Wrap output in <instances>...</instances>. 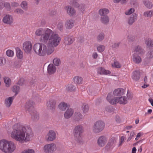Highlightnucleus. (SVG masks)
Returning <instances> with one entry per match:
<instances>
[{"mask_svg": "<svg viewBox=\"0 0 153 153\" xmlns=\"http://www.w3.org/2000/svg\"><path fill=\"white\" fill-rule=\"evenodd\" d=\"M105 110L107 112H111L114 111V108L111 106H108L105 108Z\"/></svg>", "mask_w": 153, "mask_h": 153, "instance_id": "obj_50", "label": "nucleus"}, {"mask_svg": "<svg viewBox=\"0 0 153 153\" xmlns=\"http://www.w3.org/2000/svg\"><path fill=\"white\" fill-rule=\"evenodd\" d=\"M4 81L7 87H9L10 85V79L8 77H5L4 78Z\"/></svg>", "mask_w": 153, "mask_h": 153, "instance_id": "obj_42", "label": "nucleus"}, {"mask_svg": "<svg viewBox=\"0 0 153 153\" xmlns=\"http://www.w3.org/2000/svg\"><path fill=\"white\" fill-rule=\"evenodd\" d=\"M132 78L135 81L138 80L140 77V72L138 71H135L133 73Z\"/></svg>", "mask_w": 153, "mask_h": 153, "instance_id": "obj_32", "label": "nucleus"}, {"mask_svg": "<svg viewBox=\"0 0 153 153\" xmlns=\"http://www.w3.org/2000/svg\"><path fill=\"white\" fill-rule=\"evenodd\" d=\"M112 66L115 68H120L121 67V65L118 62H115L114 64L112 65Z\"/></svg>", "mask_w": 153, "mask_h": 153, "instance_id": "obj_57", "label": "nucleus"}, {"mask_svg": "<svg viewBox=\"0 0 153 153\" xmlns=\"http://www.w3.org/2000/svg\"><path fill=\"white\" fill-rule=\"evenodd\" d=\"M148 55L149 58L151 59L153 58V50L150 51H149L148 53Z\"/></svg>", "mask_w": 153, "mask_h": 153, "instance_id": "obj_64", "label": "nucleus"}, {"mask_svg": "<svg viewBox=\"0 0 153 153\" xmlns=\"http://www.w3.org/2000/svg\"><path fill=\"white\" fill-rule=\"evenodd\" d=\"M53 46H49L48 45V48H47L46 53L49 55L51 54L54 50V47Z\"/></svg>", "mask_w": 153, "mask_h": 153, "instance_id": "obj_40", "label": "nucleus"}, {"mask_svg": "<svg viewBox=\"0 0 153 153\" xmlns=\"http://www.w3.org/2000/svg\"><path fill=\"white\" fill-rule=\"evenodd\" d=\"M63 23L62 22H59L57 25L58 29L60 31H62L63 30Z\"/></svg>", "mask_w": 153, "mask_h": 153, "instance_id": "obj_48", "label": "nucleus"}, {"mask_svg": "<svg viewBox=\"0 0 153 153\" xmlns=\"http://www.w3.org/2000/svg\"><path fill=\"white\" fill-rule=\"evenodd\" d=\"M23 48L26 53H30L32 49V45L30 42L27 41L23 43Z\"/></svg>", "mask_w": 153, "mask_h": 153, "instance_id": "obj_10", "label": "nucleus"}, {"mask_svg": "<svg viewBox=\"0 0 153 153\" xmlns=\"http://www.w3.org/2000/svg\"><path fill=\"white\" fill-rule=\"evenodd\" d=\"M97 73L101 75L110 74L111 72L108 70H105L102 67H100L97 69Z\"/></svg>", "mask_w": 153, "mask_h": 153, "instance_id": "obj_17", "label": "nucleus"}, {"mask_svg": "<svg viewBox=\"0 0 153 153\" xmlns=\"http://www.w3.org/2000/svg\"><path fill=\"white\" fill-rule=\"evenodd\" d=\"M97 51L100 52L103 51L105 50V47L103 45H100L97 48Z\"/></svg>", "mask_w": 153, "mask_h": 153, "instance_id": "obj_51", "label": "nucleus"}, {"mask_svg": "<svg viewBox=\"0 0 153 153\" xmlns=\"http://www.w3.org/2000/svg\"><path fill=\"white\" fill-rule=\"evenodd\" d=\"M22 7L24 10H27V3L26 1H24L21 4Z\"/></svg>", "mask_w": 153, "mask_h": 153, "instance_id": "obj_47", "label": "nucleus"}, {"mask_svg": "<svg viewBox=\"0 0 153 153\" xmlns=\"http://www.w3.org/2000/svg\"><path fill=\"white\" fill-rule=\"evenodd\" d=\"M134 11V9L132 8L128 10V11L126 12L125 13L126 15H129L133 13Z\"/></svg>", "mask_w": 153, "mask_h": 153, "instance_id": "obj_52", "label": "nucleus"}, {"mask_svg": "<svg viewBox=\"0 0 153 153\" xmlns=\"http://www.w3.org/2000/svg\"><path fill=\"white\" fill-rule=\"evenodd\" d=\"M66 89L67 91H75L76 88L74 85H73L68 84L66 86Z\"/></svg>", "mask_w": 153, "mask_h": 153, "instance_id": "obj_37", "label": "nucleus"}, {"mask_svg": "<svg viewBox=\"0 0 153 153\" xmlns=\"http://www.w3.org/2000/svg\"><path fill=\"white\" fill-rule=\"evenodd\" d=\"M137 15L136 13H134L131 15L128 20V22L129 25H131L136 20Z\"/></svg>", "mask_w": 153, "mask_h": 153, "instance_id": "obj_20", "label": "nucleus"}, {"mask_svg": "<svg viewBox=\"0 0 153 153\" xmlns=\"http://www.w3.org/2000/svg\"><path fill=\"white\" fill-rule=\"evenodd\" d=\"M43 43H37L34 45L33 47V50L35 53L38 55H39L41 49V46Z\"/></svg>", "mask_w": 153, "mask_h": 153, "instance_id": "obj_26", "label": "nucleus"}, {"mask_svg": "<svg viewBox=\"0 0 153 153\" xmlns=\"http://www.w3.org/2000/svg\"><path fill=\"white\" fill-rule=\"evenodd\" d=\"M74 24V20L72 19L68 20L65 23V27L68 29H71L73 27Z\"/></svg>", "mask_w": 153, "mask_h": 153, "instance_id": "obj_22", "label": "nucleus"}, {"mask_svg": "<svg viewBox=\"0 0 153 153\" xmlns=\"http://www.w3.org/2000/svg\"><path fill=\"white\" fill-rule=\"evenodd\" d=\"M24 79L23 78H21L18 81L17 84L20 85H22L24 84Z\"/></svg>", "mask_w": 153, "mask_h": 153, "instance_id": "obj_56", "label": "nucleus"}, {"mask_svg": "<svg viewBox=\"0 0 153 153\" xmlns=\"http://www.w3.org/2000/svg\"><path fill=\"white\" fill-rule=\"evenodd\" d=\"M134 51L137 54H143L144 53V50L139 46H137L135 47Z\"/></svg>", "mask_w": 153, "mask_h": 153, "instance_id": "obj_36", "label": "nucleus"}, {"mask_svg": "<svg viewBox=\"0 0 153 153\" xmlns=\"http://www.w3.org/2000/svg\"><path fill=\"white\" fill-rule=\"evenodd\" d=\"M104 37V34L103 33H100L97 37V40L98 42H100L102 41Z\"/></svg>", "mask_w": 153, "mask_h": 153, "instance_id": "obj_43", "label": "nucleus"}, {"mask_svg": "<svg viewBox=\"0 0 153 153\" xmlns=\"http://www.w3.org/2000/svg\"><path fill=\"white\" fill-rule=\"evenodd\" d=\"M59 108L62 111H65L67 107V104L65 102L60 103L59 105Z\"/></svg>", "mask_w": 153, "mask_h": 153, "instance_id": "obj_39", "label": "nucleus"}, {"mask_svg": "<svg viewBox=\"0 0 153 153\" xmlns=\"http://www.w3.org/2000/svg\"><path fill=\"white\" fill-rule=\"evenodd\" d=\"M14 130L12 133V137L17 141L22 142L23 141H29L33 136L31 128L27 129L20 124L15 125L13 127Z\"/></svg>", "mask_w": 153, "mask_h": 153, "instance_id": "obj_1", "label": "nucleus"}, {"mask_svg": "<svg viewBox=\"0 0 153 153\" xmlns=\"http://www.w3.org/2000/svg\"><path fill=\"white\" fill-rule=\"evenodd\" d=\"M153 14V11L151 10L149 12L147 11L144 13V16L146 17H151Z\"/></svg>", "mask_w": 153, "mask_h": 153, "instance_id": "obj_46", "label": "nucleus"}, {"mask_svg": "<svg viewBox=\"0 0 153 153\" xmlns=\"http://www.w3.org/2000/svg\"><path fill=\"white\" fill-rule=\"evenodd\" d=\"M105 123L102 121H98L95 122L93 127V132L96 134L102 131L104 128Z\"/></svg>", "mask_w": 153, "mask_h": 153, "instance_id": "obj_6", "label": "nucleus"}, {"mask_svg": "<svg viewBox=\"0 0 153 153\" xmlns=\"http://www.w3.org/2000/svg\"><path fill=\"white\" fill-rule=\"evenodd\" d=\"M74 113V111L71 108L68 109L64 113V117L66 119L70 118Z\"/></svg>", "mask_w": 153, "mask_h": 153, "instance_id": "obj_25", "label": "nucleus"}, {"mask_svg": "<svg viewBox=\"0 0 153 153\" xmlns=\"http://www.w3.org/2000/svg\"><path fill=\"white\" fill-rule=\"evenodd\" d=\"M135 134V133L133 131H132L130 134V136L127 140V141H130Z\"/></svg>", "mask_w": 153, "mask_h": 153, "instance_id": "obj_62", "label": "nucleus"}, {"mask_svg": "<svg viewBox=\"0 0 153 153\" xmlns=\"http://www.w3.org/2000/svg\"><path fill=\"white\" fill-rule=\"evenodd\" d=\"M89 110V106L88 105L86 104L83 105V111L84 113L88 112Z\"/></svg>", "mask_w": 153, "mask_h": 153, "instance_id": "obj_53", "label": "nucleus"}, {"mask_svg": "<svg viewBox=\"0 0 153 153\" xmlns=\"http://www.w3.org/2000/svg\"><path fill=\"white\" fill-rule=\"evenodd\" d=\"M15 13L22 15L24 13V11L21 9L17 8L14 11Z\"/></svg>", "mask_w": 153, "mask_h": 153, "instance_id": "obj_54", "label": "nucleus"}, {"mask_svg": "<svg viewBox=\"0 0 153 153\" xmlns=\"http://www.w3.org/2000/svg\"><path fill=\"white\" fill-rule=\"evenodd\" d=\"M34 104V102L30 100L27 102L25 105L26 109L30 113L31 111H35L33 107Z\"/></svg>", "mask_w": 153, "mask_h": 153, "instance_id": "obj_12", "label": "nucleus"}, {"mask_svg": "<svg viewBox=\"0 0 153 153\" xmlns=\"http://www.w3.org/2000/svg\"><path fill=\"white\" fill-rule=\"evenodd\" d=\"M124 93V90L122 88H119L115 90L113 92L114 96L121 97Z\"/></svg>", "mask_w": 153, "mask_h": 153, "instance_id": "obj_16", "label": "nucleus"}, {"mask_svg": "<svg viewBox=\"0 0 153 153\" xmlns=\"http://www.w3.org/2000/svg\"><path fill=\"white\" fill-rule=\"evenodd\" d=\"M74 119L76 122H79L83 118V116L79 112H76L74 114Z\"/></svg>", "mask_w": 153, "mask_h": 153, "instance_id": "obj_21", "label": "nucleus"}, {"mask_svg": "<svg viewBox=\"0 0 153 153\" xmlns=\"http://www.w3.org/2000/svg\"><path fill=\"white\" fill-rule=\"evenodd\" d=\"M109 13V10L105 8L101 9L99 11V14L101 16H107Z\"/></svg>", "mask_w": 153, "mask_h": 153, "instance_id": "obj_31", "label": "nucleus"}, {"mask_svg": "<svg viewBox=\"0 0 153 153\" xmlns=\"http://www.w3.org/2000/svg\"><path fill=\"white\" fill-rule=\"evenodd\" d=\"M56 138V133L53 130H50L46 136V139L47 141H52Z\"/></svg>", "mask_w": 153, "mask_h": 153, "instance_id": "obj_9", "label": "nucleus"}, {"mask_svg": "<svg viewBox=\"0 0 153 153\" xmlns=\"http://www.w3.org/2000/svg\"><path fill=\"white\" fill-rule=\"evenodd\" d=\"M14 96L10 97L6 99L5 100V104L7 107H9L12 104Z\"/></svg>", "mask_w": 153, "mask_h": 153, "instance_id": "obj_33", "label": "nucleus"}, {"mask_svg": "<svg viewBox=\"0 0 153 153\" xmlns=\"http://www.w3.org/2000/svg\"><path fill=\"white\" fill-rule=\"evenodd\" d=\"M107 140V139L105 136H101L98 139L97 143L99 146L102 147L105 145Z\"/></svg>", "mask_w": 153, "mask_h": 153, "instance_id": "obj_13", "label": "nucleus"}, {"mask_svg": "<svg viewBox=\"0 0 153 153\" xmlns=\"http://www.w3.org/2000/svg\"><path fill=\"white\" fill-rule=\"evenodd\" d=\"M3 21V22L5 24L11 25L13 22V19L11 16L9 15H7L4 17Z\"/></svg>", "mask_w": 153, "mask_h": 153, "instance_id": "obj_14", "label": "nucleus"}, {"mask_svg": "<svg viewBox=\"0 0 153 153\" xmlns=\"http://www.w3.org/2000/svg\"><path fill=\"white\" fill-rule=\"evenodd\" d=\"M79 9L82 12H83L85 9V6L84 4H79Z\"/></svg>", "mask_w": 153, "mask_h": 153, "instance_id": "obj_55", "label": "nucleus"}, {"mask_svg": "<svg viewBox=\"0 0 153 153\" xmlns=\"http://www.w3.org/2000/svg\"><path fill=\"white\" fill-rule=\"evenodd\" d=\"M50 29L46 28L44 29L43 28H40L37 29L35 32V34L37 36H41V37L40 38V41L41 42L43 43L44 40H45L47 36L49 33V30Z\"/></svg>", "mask_w": 153, "mask_h": 153, "instance_id": "obj_5", "label": "nucleus"}, {"mask_svg": "<svg viewBox=\"0 0 153 153\" xmlns=\"http://www.w3.org/2000/svg\"><path fill=\"white\" fill-rule=\"evenodd\" d=\"M43 43L41 46V49L39 54V55L41 56H45L46 54L47 47Z\"/></svg>", "mask_w": 153, "mask_h": 153, "instance_id": "obj_23", "label": "nucleus"}, {"mask_svg": "<svg viewBox=\"0 0 153 153\" xmlns=\"http://www.w3.org/2000/svg\"><path fill=\"white\" fill-rule=\"evenodd\" d=\"M151 59L150 58H149V56L147 55V56L144 59V62L146 64H148L150 62Z\"/></svg>", "mask_w": 153, "mask_h": 153, "instance_id": "obj_58", "label": "nucleus"}, {"mask_svg": "<svg viewBox=\"0 0 153 153\" xmlns=\"http://www.w3.org/2000/svg\"><path fill=\"white\" fill-rule=\"evenodd\" d=\"M30 114L31 115V119L33 120L36 121L39 120V114L36 110L31 111Z\"/></svg>", "mask_w": 153, "mask_h": 153, "instance_id": "obj_19", "label": "nucleus"}, {"mask_svg": "<svg viewBox=\"0 0 153 153\" xmlns=\"http://www.w3.org/2000/svg\"><path fill=\"white\" fill-rule=\"evenodd\" d=\"M127 102V98L126 97H118V103L120 104L125 105L126 104Z\"/></svg>", "mask_w": 153, "mask_h": 153, "instance_id": "obj_29", "label": "nucleus"}, {"mask_svg": "<svg viewBox=\"0 0 153 153\" xmlns=\"http://www.w3.org/2000/svg\"><path fill=\"white\" fill-rule=\"evenodd\" d=\"M5 60L3 58L0 57V66H2L5 64Z\"/></svg>", "mask_w": 153, "mask_h": 153, "instance_id": "obj_60", "label": "nucleus"}, {"mask_svg": "<svg viewBox=\"0 0 153 153\" xmlns=\"http://www.w3.org/2000/svg\"><path fill=\"white\" fill-rule=\"evenodd\" d=\"M84 131L83 127L80 125L76 126L74 130V133L76 141L81 144L82 142L81 136Z\"/></svg>", "mask_w": 153, "mask_h": 153, "instance_id": "obj_4", "label": "nucleus"}, {"mask_svg": "<svg viewBox=\"0 0 153 153\" xmlns=\"http://www.w3.org/2000/svg\"><path fill=\"white\" fill-rule=\"evenodd\" d=\"M16 56L19 59L22 58L23 56V52L19 48L17 47L16 48Z\"/></svg>", "mask_w": 153, "mask_h": 153, "instance_id": "obj_35", "label": "nucleus"}, {"mask_svg": "<svg viewBox=\"0 0 153 153\" xmlns=\"http://www.w3.org/2000/svg\"><path fill=\"white\" fill-rule=\"evenodd\" d=\"M106 99L112 105L116 104L117 103H118V97L112 98L111 93H109L108 94Z\"/></svg>", "mask_w": 153, "mask_h": 153, "instance_id": "obj_11", "label": "nucleus"}, {"mask_svg": "<svg viewBox=\"0 0 153 153\" xmlns=\"http://www.w3.org/2000/svg\"><path fill=\"white\" fill-rule=\"evenodd\" d=\"M115 141V138L114 137H113L111 138L108 141V143L105 147V149L107 150L111 148L112 147L114 144Z\"/></svg>", "mask_w": 153, "mask_h": 153, "instance_id": "obj_18", "label": "nucleus"}, {"mask_svg": "<svg viewBox=\"0 0 153 153\" xmlns=\"http://www.w3.org/2000/svg\"><path fill=\"white\" fill-rule=\"evenodd\" d=\"M74 39L73 37H69L68 36H65L64 38V42L67 45H70L73 43Z\"/></svg>", "mask_w": 153, "mask_h": 153, "instance_id": "obj_28", "label": "nucleus"}, {"mask_svg": "<svg viewBox=\"0 0 153 153\" xmlns=\"http://www.w3.org/2000/svg\"><path fill=\"white\" fill-rule=\"evenodd\" d=\"M56 68L52 64H50L47 68V72L50 75L54 74L56 72Z\"/></svg>", "mask_w": 153, "mask_h": 153, "instance_id": "obj_15", "label": "nucleus"}, {"mask_svg": "<svg viewBox=\"0 0 153 153\" xmlns=\"http://www.w3.org/2000/svg\"><path fill=\"white\" fill-rule=\"evenodd\" d=\"M127 96L128 99L131 100L133 97L132 94L130 92H129L128 91Z\"/></svg>", "mask_w": 153, "mask_h": 153, "instance_id": "obj_63", "label": "nucleus"}, {"mask_svg": "<svg viewBox=\"0 0 153 153\" xmlns=\"http://www.w3.org/2000/svg\"><path fill=\"white\" fill-rule=\"evenodd\" d=\"M146 44L149 47H153V40L151 39H148L147 41L146 42Z\"/></svg>", "mask_w": 153, "mask_h": 153, "instance_id": "obj_45", "label": "nucleus"}, {"mask_svg": "<svg viewBox=\"0 0 153 153\" xmlns=\"http://www.w3.org/2000/svg\"><path fill=\"white\" fill-rule=\"evenodd\" d=\"M7 55L9 57H12L14 55V53L13 51L10 50H7L6 52Z\"/></svg>", "mask_w": 153, "mask_h": 153, "instance_id": "obj_49", "label": "nucleus"}, {"mask_svg": "<svg viewBox=\"0 0 153 153\" xmlns=\"http://www.w3.org/2000/svg\"><path fill=\"white\" fill-rule=\"evenodd\" d=\"M143 3L148 8H152L153 6L152 3L149 1V0H145L143 1Z\"/></svg>", "mask_w": 153, "mask_h": 153, "instance_id": "obj_38", "label": "nucleus"}, {"mask_svg": "<svg viewBox=\"0 0 153 153\" xmlns=\"http://www.w3.org/2000/svg\"><path fill=\"white\" fill-rule=\"evenodd\" d=\"M56 146L52 143L45 145L44 147V150L46 153H52L56 150Z\"/></svg>", "mask_w": 153, "mask_h": 153, "instance_id": "obj_7", "label": "nucleus"}, {"mask_svg": "<svg viewBox=\"0 0 153 153\" xmlns=\"http://www.w3.org/2000/svg\"><path fill=\"white\" fill-rule=\"evenodd\" d=\"M49 33L47 36V38L45 40L43 43L48 44L49 46L56 47L59 44L61 38L58 34L55 33L51 30H49Z\"/></svg>", "mask_w": 153, "mask_h": 153, "instance_id": "obj_2", "label": "nucleus"}, {"mask_svg": "<svg viewBox=\"0 0 153 153\" xmlns=\"http://www.w3.org/2000/svg\"><path fill=\"white\" fill-rule=\"evenodd\" d=\"M100 21L103 24L107 25L108 24L109 22V17L108 16H101Z\"/></svg>", "mask_w": 153, "mask_h": 153, "instance_id": "obj_30", "label": "nucleus"}, {"mask_svg": "<svg viewBox=\"0 0 153 153\" xmlns=\"http://www.w3.org/2000/svg\"><path fill=\"white\" fill-rule=\"evenodd\" d=\"M68 14L70 16H73L76 13L75 10L70 6H67L66 7Z\"/></svg>", "mask_w": 153, "mask_h": 153, "instance_id": "obj_24", "label": "nucleus"}, {"mask_svg": "<svg viewBox=\"0 0 153 153\" xmlns=\"http://www.w3.org/2000/svg\"><path fill=\"white\" fill-rule=\"evenodd\" d=\"M83 79L81 77L76 76L73 79V80L75 84H80L82 83Z\"/></svg>", "mask_w": 153, "mask_h": 153, "instance_id": "obj_34", "label": "nucleus"}, {"mask_svg": "<svg viewBox=\"0 0 153 153\" xmlns=\"http://www.w3.org/2000/svg\"><path fill=\"white\" fill-rule=\"evenodd\" d=\"M15 149V144L11 141L8 142L4 140L0 141V149L6 153H11Z\"/></svg>", "mask_w": 153, "mask_h": 153, "instance_id": "obj_3", "label": "nucleus"}, {"mask_svg": "<svg viewBox=\"0 0 153 153\" xmlns=\"http://www.w3.org/2000/svg\"><path fill=\"white\" fill-rule=\"evenodd\" d=\"M22 153H34V151L33 149L25 150Z\"/></svg>", "mask_w": 153, "mask_h": 153, "instance_id": "obj_61", "label": "nucleus"}, {"mask_svg": "<svg viewBox=\"0 0 153 153\" xmlns=\"http://www.w3.org/2000/svg\"><path fill=\"white\" fill-rule=\"evenodd\" d=\"M56 102L55 100L51 99L47 102V109L52 111H54L55 110Z\"/></svg>", "mask_w": 153, "mask_h": 153, "instance_id": "obj_8", "label": "nucleus"}, {"mask_svg": "<svg viewBox=\"0 0 153 153\" xmlns=\"http://www.w3.org/2000/svg\"><path fill=\"white\" fill-rule=\"evenodd\" d=\"M53 62L54 65L58 66L60 64V60L59 59L56 58L53 59Z\"/></svg>", "mask_w": 153, "mask_h": 153, "instance_id": "obj_44", "label": "nucleus"}, {"mask_svg": "<svg viewBox=\"0 0 153 153\" xmlns=\"http://www.w3.org/2000/svg\"><path fill=\"white\" fill-rule=\"evenodd\" d=\"M4 6L8 10H9L10 9V4L8 2H6L4 4Z\"/></svg>", "mask_w": 153, "mask_h": 153, "instance_id": "obj_59", "label": "nucleus"}, {"mask_svg": "<svg viewBox=\"0 0 153 153\" xmlns=\"http://www.w3.org/2000/svg\"><path fill=\"white\" fill-rule=\"evenodd\" d=\"M20 90V87L18 86L14 85L13 86L12 91L15 93V96L16 95Z\"/></svg>", "mask_w": 153, "mask_h": 153, "instance_id": "obj_41", "label": "nucleus"}, {"mask_svg": "<svg viewBox=\"0 0 153 153\" xmlns=\"http://www.w3.org/2000/svg\"><path fill=\"white\" fill-rule=\"evenodd\" d=\"M132 60L136 64H138L140 63L142 61L140 57L136 53L134 54Z\"/></svg>", "mask_w": 153, "mask_h": 153, "instance_id": "obj_27", "label": "nucleus"}]
</instances>
